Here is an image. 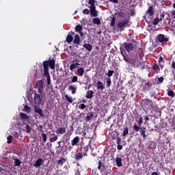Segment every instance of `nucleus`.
Listing matches in <instances>:
<instances>
[{
  "mask_svg": "<svg viewBox=\"0 0 175 175\" xmlns=\"http://www.w3.org/2000/svg\"><path fill=\"white\" fill-rule=\"evenodd\" d=\"M120 54L122 55L124 59L127 63V65H131L132 68H139L142 65V62L139 59V55L136 53H131L128 55L127 53H131L135 50V46L133 44L124 42L122 45L120 47Z\"/></svg>",
  "mask_w": 175,
  "mask_h": 175,
  "instance_id": "1",
  "label": "nucleus"
},
{
  "mask_svg": "<svg viewBox=\"0 0 175 175\" xmlns=\"http://www.w3.org/2000/svg\"><path fill=\"white\" fill-rule=\"evenodd\" d=\"M44 68V75L45 77H49L50 73H49V66L51 69H55V59H52L51 60L44 61L42 63Z\"/></svg>",
  "mask_w": 175,
  "mask_h": 175,
  "instance_id": "2",
  "label": "nucleus"
},
{
  "mask_svg": "<svg viewBox=\"0 0 175 175\" xmlns=\"http://www.w3.org/2000/svg\"><path fill=\"white\" fill-rule=\"evenodd\" d=\"M130 20L129 17H128L118 23V27L121 29L120 31H124V29L126 28V25L129 24Z\"/></svg>",
  "mask_w": 175,
  "mask_h": 175,
  "instance_id": "3",
  "label": "nucleus"
},
{
  "mask_svg": "<svg viewBox=\"0 0 175 175\" xmlns=\"http://www.w3.org/2000/svg\"><path fill=\"white\" fill-rule=\"evenodd\" d=\"M169 40V38L165 36V34H159L156 38V42L157 43H166Z\"/></svg>",
  "mask_w": 175,
  "mask_h": 175,
  "instance_id": "4",
  "label": "nucleus"
},
{
  "mask_svg": "<svg viewBox=\"0 0 175 175\" xmlns=\"http://www.w3.org/2000/svg\"><path fill=\"white\" fill-rule=\"evenodd\" d=\"M154 14L155 12L154 11V7L152 5H150L146 11V16H148V18L149 21H151L152 20V17Z\"/></svg>",
  "mask_w": 175,
  "mask_h": 175,
  "instance_id": "5",
  "label": "nucleus"
},
{
  "mask_svg": "<svg viewBox=\"0 0 175 175\" xmlns=\"http://www.w3.org/2000/svg\"><path fill=\"white\" fill-rule=\"evenodd\" d=\"M36 87L39 94H43V88H44V86L43 85V81L42 79L36 82Z\"/></svg>",
  "mask_w": 175,
  "mask_h": 175,
  "instance_id": "6",
  "label": "nucleus"
},
{
  "mask_svg": "<svg viewBox=\"0 0 175 175\" xmlns=\"http://www.w3.org/2000/svg\"><path fill=\"white\" fill-rule=\"evenodd\" d=\"M142 124H143V118L140 116L139 119L138 120V126L137 124H135L133 126V130L135 132H139V131L142 129Z\"/></svg>",
  "mask_w": 175,
  "mask_h": 175,
  "instance_id": "7",
  "label": "nucleus"
},
{
  "mask_svg": "<svg viewBox=\"0 0 175 175\" xmlns=\"http://www.w3.org/2000/svg\"><path fill=\"white\" fill-rule=\"evenodd\" d=\"M22 129L24 132H26V133H31V131H32L31 126L26 122L22 124Z\"/></svg>",
  "mask_w": 175,
  "mask_h": 175,
  "instance_id": "8",
  "label": "nucleus"
},
{
  "mask_svg": "<svg viewBox=\"0 0 175 175\" xmlns=\"http://www.w3.org/2000/svg\"><path fill=\"white\" fill-rule=\"evenodd\" d=\"M34 112H36L37 114H39L41 118H44L45 116L44 113H43V109H40L37 105L34 107Z\"/></svg>",
  "mask_w": 175,
  "mask_h": 175,
  "instance_id": "9",
  "label": "nucleus"
},
{
  "mask_svg": "<svg viewBox=\"0 0 175 175\" xmlns=\"http://www.w3.org/2000/svg\"><path fill=\"white\" fill-rule=\"evenodd\" d=\"M19 116H20V120H21V121L24 123V122H27V121H29V116H28V115H27L25 113L21 112L19 113Z\"/></svg>",
  "mask_w": 175,
  "mask_h": 175,
  "instance_id": "10",
  "label": "nucleus"
},
{
  "mask_svg": "<svg viewBox=\"0 0 175 175\" xmlns=\"http://www.w3.org/2000/svg\"><path fill=\"white\" fill-rule=\"evenodd\" d=\"M43 163H44V161H43V159L42 158H39L38 159L36 162L33 164V166L34 167H40V166H42V165H43Z\"/></svg>",
  "mask_w": 175,
  "mask_h": 175,
  "instance_id": "11",
  "label": "nucleus"
},
{
  "mask_svg": "<svg viewBox=\"0 0 175 175\" xmlns=\"http://www.w3.org/2000/svg\"><path fill=\"white\" fill-rule=\"evenodd\" d=\"M75 35H76V33L73 31L68 33V35L66 38L67 43H72L73 42V36H75Z\"/></svg>",
  "mask_w": 175,
  "mask_h": 175,
  "instance_id": "12",
  "label": "nucleus"
},
{
  "mask_svg": "<svg viewBox=\"0 0 175 175\" xmlns=\"http://www.w3.org/2000/svg\"><path fill=\"white\" fill-rule=\"evenodd\" d=\"M113 161L116 162L118 167H121V166H122V159L119 156H117L115 159H113Z\"/></svg>",
  "mask_w": 175,
  "mask_h": 175,
  "instance_id": "13",
  "label": "nucleus"
},
{
  "mask_svg": "<svg viewBox=\"0 0 175 175\" xmlns=\"http://www.w3.org/2000/svg\"><path fill=\"white\" fill-rule=\"evenodd\" d=\"M160 21H161V24L163 25H166V24H170V20L169 18H166V20L165 19V15H161Z\"/></svg>",
  "mask_w": 175,
  "mask_h": 175,
  "instance_id": "14",
  "label": "nucleus"
},
{
  "mask_svg": "<svg viewBox=\"0 0 175 175\" xmlns=\"http://www.w3.org/2000/svg\"><path fill=\"white\" fill-rule=\"evenodd\" d=\"M72 43L73 44H76L77 46H80V43H81V40H80V36H79V34H76L75 36V38Z\"/></svg>",
  "mask_w": 175,
  "mask_h": 175,
  "instance_id": "15",
  "label": "nucleus"
},
{
  "mask_svg": "<svg viewBox=\"0 0 175 175\" xmlns=\"http://www.w3.org/2000/svg\"><path fill=\"white\" fill-rule=\"evenodd\" d=\"M34 102L36 103V105H40V103H42V98H40V95H39V94H35Z\"/></svg>",
  "mask_w": 175,
  "mask_h": 175,
  "instance_id": "16",
  "label": "nucleus"
},
{
  "mask_svg": "<svg viewBox=\"0 0 175 175\" xmlns=\"http://www.w3.org/2000/svg\"><path fill=\"white\" fill-rule=\"evenodd\" d=\"M90 12L92 17H98V11L96 10V7L90 8Z\"/></svg>",
  "mask_w": 175,
  "mask_h": 175,
  "instance_id": "17",
  "label": "nucleus"
},
{
  "mask_svg": "<svg viewBox=\"0 0 175 175\" xmlns=\"http://www.w3.org/2000/svg\"><path fill=\"white\" fill-rule=\"evenodd\" d=\"M66 132V129L65 127H59L56 130L57 135H64Z\"/></svg>",
  "mask_w": 175,
  "mask_h": 175,
  "instance_id": "18",
  "label": "nucleus"
},
{
  "mask_svg": "<svg viewBox=\"0 0 175 175\" xmlns=\"http://www.w3.org/2000/svg\"><path fill=\"white\" fill-rule=\"evenodd\" d=\"M95 93L94 92V91L92 90H88L87 92H86V94H85V98L87 99H92V98H94V94Z\"/></svg>",
  "mask_w": 175,
  "mask_h": 175,
  "instance_id": "19",
  "label": "nucleus"
},
{
  "mask_svg": "<svg viewBox=\"0 0 175 175\" xmlns=\"http://www.w3.org/2000/svg\"><path fill=\"white\" fill-rule=\"evenodd\" d=\"M80 142V137L77 136L75 137L72 140H71V144L72 146H77V143Z\"/></svg>",
  "mask_w": 175,
  "mask_h": 175,
  "instance_id": "20",
  "label": "nucleus"
},
{
  "mask_svg": "<svg viewBox=\"0 0 175 175\" xmlns=\"http://www.w3.org/2000/svg\"><path fill=\"white\" fill-rule=\"evenodd\" d=\"M57 140H58V136H57V135L55 133L51 134L49 137V141L51 143H54V142H57Z\"/></svg>",
  "mask_w": 175,
  "mask_h": 175,
  "instance_id": "21",
  "label": "nucleus"
},
{
  "mask_svg": "<svg viewBox=\"0 0 175 175\" xmlns=\"http://www.w3.org/2000/svg\"><path fill=\"white\" fill-rule=\"evenodd\" d=\"M68 91H71L72 95H75V94H76V92L77 91V86H76V85H69L68 86Z\"/></svg>",
  "mask_w": 175,
  "mask_h": 175,
  "instance_id": "22",
  "label": "nucleus"
},
{
  "mask_svg": "<svg viewBox=\"0 0 175 175\" xmlns=\"http://www.w3.org/2000/svg\"><path fill=\"white\" fill-rule=\"evenodd\" d=\"M97 90H100V91H103L105 90V85H103V83L100 81H98L96 84Z\"/></svg>",
  "mask_w": 175,
  "mask_h": 175,
  "instance_id": "23",
  "label": "nucleus"
},
{
  "mask_svg": "<svg viewBox=\"0 0 175 175\" xmlns=\"http://www.w3.org/2000/svg\"><path fill=\"white\" fill-rule=\"evenodd\" d=\"M139 133L144 139H146V137H147V135H146V127L139 129Z\"/></svg>",
  "mask_w": 175,
  "mask_h": 175,
  "instance_id": "24",
  "label": "nucleus"
},
{
  "mask_svg": "<svg viewBox=\"0 0 175 175\" xmlns=\"http://www.w3.org/2000/svg\"><path fill=\"white\" fill-rule=\"evenodd\" d=\"M118 136H120V133H118L117 131H114L111 133V137L113 140L119 137Z\"/></svg>",
  "mask_w": 175,
  "mask_h": 175,
  "instance_id": "25",
  "label": "nucleus"
},
{
  "mask_svg": "<svg viewBox=\"0 0 175 175\" xmlns=\"http://www.w3.org/2000/svg\"><path fill=\"white\" fill-rule=\"evenodd\" d=\"M66 162V159L64 157H61L60 159L57 161V163L59 165V166H62L63 163H65Z\"/></svg>",
  "mask_w": 175,
  "mask_h": 175,
  "instance_id": "26",
  "label": "nucleus"
},
{
  "mask_svg": "<svg viewBox=\"0 0 175 175\" xmlns=\"http://www.w3.org/2000/svg\"><path fill=\"white\" fill-rule=\"evenodd\" d=\"M83 47L86 50H88V51H92V45H91L90 44H84Z\"/></svg>",
  "mask_w": 175,
  "mask_h": 175,
  "instance_id": "27",
  "label": "nucleus"
},
{
  "mask_svg": "<svg viewBox=\"0 0 175 175\" xmlns=\"http://www.w3.org/2000/svg\"><path fill=\"white\" fill-rule=\"evenodd\" d=\"M91 118H94V113L90 112L87 114L85 120L88 122Z\"/></svg>",
  "mask_w": 175,
  "mask_h": 175,
  "instance_id": "28",
  "label": "nucleus"
},
{
  "mask_svg": "<svg viewBox=\"0 0 175 175\" xmlns=\"http://www.w3.org/2000/svg\"><path fill=\"white\" fill-rule=\"evenodd\" d=\"M152 69L154 72H158L161 70V68H159V65L157 64H154L152 66Z\"/></svg>",
  "mask_w": 175,
  "mask_h": 175,
  "instance_id": "29",
  "label": "nucleus"
},
{
  "mask_svg": "<svg viewBox=\"0 0 175 175\" xmlns=\"http://www.w3.org/2000/svg\"><path fill=\"white\" fill-rule=\"evenodd\" d=\"M129 129L128 128V126H126L123 129L122 136H126V135H129Z\"/></svg>",
  "mask_w": 175,
  "mask_h": 175,
  "instance_id": "30",
  "label": "nucleus"
},
{
  "mask_svg": "<svg viewBox=\"0 0 175 175\" xmlns=\"http://www.w3.org/2000/svg\"><path fill=\"white\" fill-rule=\"evenodd\" d=\"M83 157V153L78 152V153H77L75 154V159H77V161H80V159H82Z\"/></svg>",
  "mask_w": 175,
  "mask_h": 175,
  "instance_id": "31",
  "label": "nucleus"
},
{
  "mask_svg": "<svg viewBox=\"0 0 175 175\" xmlns=\"http://www.w3.org/2000/svg\"><path fill=\"white\" fill-rule=\"evenodd\" d=\"M75 32H81V31H83V26L81 25H78L75 27Z\"/></svg>",
  "mask_w": 175,
  "mask_h": 175,
  "instance_id": "32",
  "label": "nucleus"
},
{
  "mask_svg": "<svg viewBox=\"0 0 175 175\" xmlns=\"http://www.w3.org/2000/svg\"><path fill=\"white\" fill-rule=\"evenodd\" d=\"M14 166H20L21 165V161L18 159H14Z\"/></svg>",
  "mask_w": 175,
  "mask_h": 175,
  "instance_id": "33",
  "label": "nucleus"
},
{
  "mask_svg": "<svg viewBox=\"0 0 175 175\" xmlns=\"http://www.w3.org/2000/svg\"><path fill=\"white\" fill-rule=\"evenodd\" d=\"M66 100L68 102V103H72L73 102V98L72 96H68V94L65 95Z\"/></svg>",
  "mask_w": 175,
  "mask_h": 175,
  "instance_id": "34",
  "label": "nucleus"
},
{
  "mask_svg": "<svg viewBox=\"0 0 175 175\" xmlns=\"http://www.w3.org/2000/svg\"><path fill=\"white\" fill-rule=\"evenodd\" d=\"M84 68H81L77 70V75L78 76H83V75H84Z\"/></svg>",
  "mask_w": 175,
  "mask_h": 175,
  "instance_id": "35",
  "label": "nucleus"
},
{
  "mask_svg": "<svg viewBox=\"0 0 175 175\" xmlns=\"http://www.w3.org/2000/svg\"><path fill=\"white\" fill-rule=\"evenodd\" d=\"M159 21H161V19L159 18H155L154 19H153V21H152V25H158V23H159Z\"/></svg>",
  "mask_w": 175,
  "mask_h": 175,
  "instance_id": "36",
  "label": "nucleus"
},
{
  "mask_svg": "<svg viewBox=\"0 0 175 175\" xmlns=\"http://www.w3.org/2000/svg\"><path fill=\"white\" fill-rule=\"evenodd\" d=\"M93 24H96V25H100V19H99V18H94L93 19Z\"/></svg>",
  "mask_w": 175,
  "mask_h": 175,
  "instance_id": "37",
  "label": "nucleus"
},
{
  "mask_svg": "<svg viewBox=\"0 0 175 175\" xmlns=\"http://www.w3.org/2000/svg\"><path fill=\"white\" fill-rule=\"evenodd\" d=\"M116 25V16H113L111 20L110 27H114Z\"/></svg>",
  "mask_w": 175,
  "mask_h": 175,
  "instance_id": "38",
  "label": "nucleus"
},
{
  "mask_svg": "<svg viewBox=\"0 0 175 175\" xmlns=\"http://www.w3.org/2000/svg\"><path fill=\"white\" fill-rule=\"evenodd\" d=\"M90 8H96L95 7V0H90L89 1Z\"/></svg>",
  "mask_w": 175,
  "mask_h": 175,
  "instance_id": "39",
  "label": "nucleus"
},
{
  "mask_svg": "<svg viewBox=\"0 0 175 175\" xmlns=\"http://www.w3.org/2000/svg\"><path fill=\"white\" fill-rule=\"evenodd\" d=\"M107 87L109 88L111 85V79L110 77H107Z\"/></svg>",
  "mask_w": 175,
  "mask_h": 175,
  "instance_id": "40",
  "label": "nucleus"
},
{
  "mask_svg": "<svg viewBox=\"0 0 175 175\" xmlns=\"http://www.w3.org/2000/svg\"><path fill=\"white\" fill-rule=\"evenodd\" d=\"M167 95L168 96H171V98H174L175 96L174 92L173 90H169L167 92Z\"/></svg>",
  "mask_w": 175,
  "mask_h": 175,
  "instance_id": "41",
  "label": "nucleus"
},
{
  "mask_svg": "<svg viewBox=\"0 0 175 175\" xmlns=\"http://www.w3.org/2000/svg\"><path fill=\"white\" fill-rule=\"evenodd\" d=\"M113 75H114V70H109L108 72L107 73V76L108 77H111V76H113Z\"/></svg>",
  "mask_w": 175,
  "mask_h": 175,
  "instance_id": "42",
  "label": "nucleus"
},
{
  "mask_svg": "<svg viewBox=\"0 0 175 175\" xmlns=\"http://www.w3.org/2000/svg\"><path fill=\"white\" fill-rule=\"evenodd\" d=\"M7 143L8 144H10V143H12V140H13V137L12 135H9L8 137H7Z\"/></svg>",
  "mask_w": 175,
  "mask_h": 175,
  "instance_id": "43",
  "label": "nucleus"
},
{
  "mask_svg": "<svg viewBox=\"0 0 175 175\" xmlns=\"http://www.w3.org/2000/svg\"><path fill=\"white\" fill-rule=\"evenodd\" d=\"M163 80H165V79L163 78V77H161L157 79V84H161V83H163Z\"/></svg>",
  "mask_w": 175,
  "mask_h": 175,
  "instance_id": "44",
  "label": "nucleus"
},
{
  "mask_svg": "<svg viewBox=\"0 0 175 175\" xmlns=\"http://www.w3.org/2000/svg\"><path fill=\"white\" fill-rule=\"evenodd\" d=\"M42 135L43 142H47V135H46L44 133H42Z\"/></svg>",
  "mask_w": 175,
  "mask_h": 175,
  "instance_id": "45",
  "label": "nucleus"
},
{
  "mask_svg": "<svg viewBox=\"0 0 175 175\" xmlns=\"http://www.w3.org/2000/svg\"><path fill=\"white\" fill-rule=\"evenodd\" d=\"M24 110L25 111H26V113H29V110H31V108L29 106L25 105L24 107Z\"/></svg>",
  "mask_w": 175,
  "mask_h": 175,
  "instance_id": "46",
  "label": "nucleus"
},
{
  "mask_svg": "<svg viewBox=\"0 0 175 175\" xmlns=\"http://www.w3.org/2000/svg\"><path fill=\"white\" fill-rule=\"evenodd\" d=\"M90 10H88V9H84L83 11H82V13L83 14H90Z\"/></svg>",
  "mask_w": 175,
  "mask_h": 175,
  "instance_id": "47",
  "label": "nucleus"
},
{
  "mask_svg": "<svg viewBox=\"0 0 175 175\" xmlns=\"http://www.w3.org/2000/svg\"><path fill=\"white\" fill-rule=\"evenodd\" d=\"M159 64H165V60H163L162 56H160L159 58Z\"/></svg>",
  "mask_w": 175,
  "mask_h": 175,
  "instance_id": "48",
  "label": "nucleus"
},
{
  "mask_svg": "<svg viewBox=\"0 0 175 175\" xmlns=\"http://www.w3.org/2000/svg\"><path fill=\"white\" fill-rule=\"evenodd\" d=\"M118 16L119 17H122V18H125V13L120 12L118 13Z\"/></svg>",
  "mask_w": 175,
  "mask_h": 175,
  "instance_id": "49",
  "label": "nucleus"
},
{
  "mask_svg": "<svg viewBox=\"0 0 175 175\" xmlns=\"http://www.w3.org/2000/svg\"><path fill=\"white\" fill-rule=\"evenodd\" d=\"M78 79L79 78L77 77V76H73L72 77V83H76V81H77Z\"/></svg>",
  "mask_w": 175,
  "mask_h": 175,
  "instance_id": "50",
  "label": "nucleus"
},
{
  "mask_svg": "<svg viewBox=\"0 0 175 175\" xmlns=\"http://www.w3.org/2000/svg\"><path fill=\"white\" fill-rule=\"evenodd\" d=\"M73 69H76V64H72L70 66V70H73Z\"/></svg>",
  "mask_w": 175,
  "mask_h": 175,
  "instance_id": "51",
  "label": "nucleus"
},
{
  "mask_svg": "<svg viewBox=\"0 0 175 175\" xmlns=\"http://www.w3.org/2000/svg\"><path fill=\"white\" fill-rule=\"evenodd\" d=\"M150 98H154V99H157V94L154 92L150 93Z\"/></svg>",
  "mask_w": 175,
  "mask_h": 175,
  "instance_id": "52",
  "label": "nucleus"
},
{
  "mask_svg": "<svg viewBox=\"0 0 175 175\" xmlns=\"http://www.w3.org/2000/svg\"><path fill=\"white\" fill-rule=\"evenodd\" d=\"M79 108L81 109V110H84L85 109V104H81L79 105Z\"/></svg>",
  "mask_w": 175,
  "mask_h": 175,
  "instance_id": "53",
  "label": "nucleus"
},
{
  "mask_svg": "<svg viewBox=\"0 0 175 175\" xmlns=\"http://www.w3.org/2000/svg\"><path fill=\"white\" fill-rule=\"evenodd\" d=\"M120 143H121V137H118L116 138V144H118V145H120Z\"/></svg>",
  "mask_w": 175,
  "mask_h": 175,
  "instance_id": "54",
  "label": "nucleus"
},
{
  "mask_svg": "<svg viewBox=\"0 0 175 175\" xmlns=\"http://www.w3.org/2000/svg\"><path fill=\"white\" fill-rule=\"evenodd\" d=\"M130 13H131L130 16H133L136 14V12H135V10H131Z\"/></svg>",
  "mask_w": 175,
  "mask_h": 175,
  "instance_id": "55",
  "label": "nucleus"
},
{
  "mask_svg": "<svg viewBox=\"0 0 175 175\" xmlns=\"http://www.w3.org/2000/svg\"><path fill=\"white\" fill-rule=\"evenodd\" d=\"M100 167H102V161H98V170H102L100 169Z\"/></svg>",
  "mask_w": 175,
  "mask_h": 175,
  "instance_id": "56",
  "label": "nucleus"
},
{
  "mask_svg": "<svg viewBox=\"0 0 175 175\" xmlns=\"http://www.w3.org/2000/svg\"><path fill=\"white\" fill-rule=\"evenodd\" d=\"M47 84H50L51 83V79H50V76L46 77Z\"/></svg>",
  "mask_w": 175,
  "mask_h": 175,
  "instance_id": "57",
  "label": "nucleus"
},
{
  "mask_svg": "<svg viewBox=\"0 0 175 175\" xmlns=\"http://www.w3.org/2000/svg\"><path fill=\"white\" fill-rule=\"evenodd\" d=\"M117 148H118V150H122V145H121V144L118 145Z\"/></svg>",
  "mask_w": 175,
  "mask_h": 175,
  "instance_id": "58",
  "label": "nucleus"
},
{
  "mask_svg": "<svg viewBox=\"0 0 175 175\" xmlns=\"http://www.w3.org/2000/svg\"><path fill=\"white\" fill-rule=\"evenodd\" d=\"M109 2H112L113 3H118V0H109Z\"/></svg>",
  "mask_w": 175,
  "mask_h": 175,
  "instance_id": "59",
  "label": "nucleus"
},
{
  "mask_svg": "<svg viewBox=\"0 0 175 175\" xmlns=\"http://www.w3.org/2000/svg\"><path fill=\"white\" fill-rule=\"evenodd\" d=\"M144 120H146V121H150V118L148 117V116H144Z\"/></svg>",
  "mask_w": 175,
  "mask_h": 175,
  "instance_id": "60",
  "label": "nucleus"
},
{
  "mask_svg": "<svg viewBox=\"0 0 175 175\" xmlns=\"http://www.w3.org/2000/svg\"><path fill=\"white\" fill-rule=\"evenodd\" d=\"M172 69H174L175 70V62H173L172 63Z\"/></svg>",
  "mask_w": 175,
  "mask_h": 175,
  "instance_id": "61",
  "label": "nucleus"
},
{
  "mask_svg": "<svg viewBox=\"0 0 175 175\" xmlns=\"http://www.w3.org/2000/svg\"><path fill=\"white\" fill-rule=\"evenodd\" d=\"M75 175H81V172L80 170H79V169H77V172H75Z\"/></svg>",
  "mask_w": 175,
  "mask_h": 175,
  "instance_id": "62",
  "label": "nucleus"
},
{
  "mask_svg": "<svg viewBox=\"0 0 175 175\" xmlns=\"http://www.w3.org/2000/svg\"><path fill=\"white\" fill-rule=\"evenodd\" d=\"M172 16L175 18V10L172 12Z\"/></svg>",
  "mask_w": 175,
  "mask_h": 175,
  "instance_id": "63",
  "label": "nucleus"
},
{
  "mask_svg": "<svg viewBox=\"0 0 175 175\" xmlns=\"http://www.w3.org/2000/svg\"><path fill=\"white\" fill-rule=\"evenodd\" d=\"M152 175H159V174H158V172H153L152 173Z\"/></svg>",
  "mask_w": 175,
  "mask_h": 175,
  "instance_id": "64",
  "label": "nucleus"
}]
</instances>
